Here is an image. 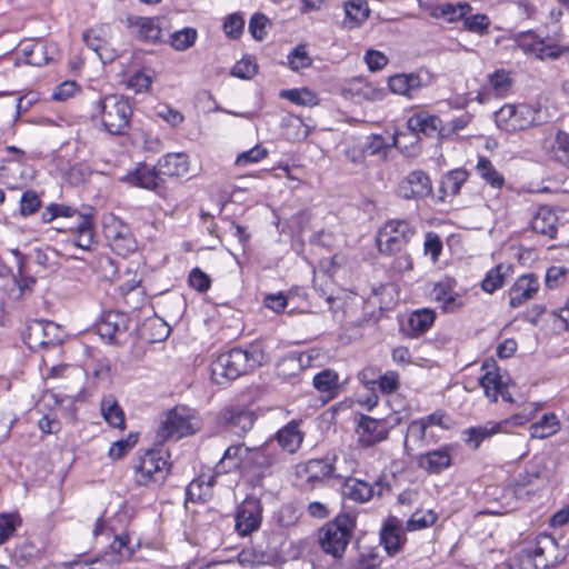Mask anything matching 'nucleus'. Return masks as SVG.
Returning <instances> with one entry per match:
<instances>
[{
  "label": "nucleus",
  "instance_id": "1",
  "mask_svg": "<svg viewBox=\"0 0 569 569\" xmlns=\"http://www.w3.org/2000/svg\"><path fill=\"white\" fill-rule=\"evenodd\" d=\"M268 361L260 343H252L248 349L233 348L219 355L211 363V378L216 383L237 379Z\"/></svg>",
  "mask_w": 569,
  "mask_h": 569
},
{
  "label": "nucleus",
  "instance_id": "2",
  "mask_svg": "<svg viewBox=\"0 0 569 569\" xmlns=\"http://www.w3.org/2000/svg\"><path fill=\"white\" fill-rule=\"evenodd\" d=\"M250 458V448L243 443L230 446L224 450L222 458L216 465L212 475H200L192 480L186 490V498H203L211 496L209 489L214 485H220V477L239 469H248Z\"/></svg>",
  "mask_w": 569,
  "mask_h": 569
},
{
  "label": "nucleus",
  "instance_id": "3",
  "mask_svg": "<svg viewBox=\"0 0 569 569\" xmlns=\"http://www.w3.org/2000/svg\"><path fill=\"white\" fill-rule=\"evenodd\" d=\"M356 528V515L341 512L333 520L327 522L319 531V546L321 550L339 559L346 552Z\"/></svg>",
  "mask_w": 569,
  "mask_h": 569
},
{
  "label": "nucleus",
  "instance_id": "4",
  "mask_svg": "<svg viewBox=\"0 0 569 569\" xmlns=\"http://www.w3.org/2000/svg\"><path fill=\"white\" fill-rule=\"evenodd\" d=\"M97 116L103 130L113 136L126 133L129 128L132 109L122 96L110 94L97 102Z\"/></svg>",
  "mask_w": 569,
  "mask_h": 569
},
{
  "label": "nucleus",
  "instance_id": "5",
  "mask_svg": "<svg viewBox=\"0 0 569 569\" xmlns=\"http://www.w3.org/2000/svg\"><path fill=\"white\" fill-rule=\"evenodd\" d=\"M520 559L532 563L535 569H549L566 558V551L559 548L557 540L548 535H538L532 543L521 550Z\"/></svg>",
  "mask_w": 569,
  "mask_h": 569
},
{
  "label": "nucleus",
  "instance_id": "6",
  "mask_svg": "<svg viewBox=\"0 0 569 569\" xmlns=\"http://www.w3.org/2000/svg\"><path fill=\"white\" fill-rule=\"evenodd\" d=\"M134 469V481L139 486L150 487L162 483L169 473L168 453L161 449L148 450L138 458Z\"/></svg>",
  "mask_w": 569,
  "mask_h": 569
},
{
  "label": "nucleus",
  "instance_id": "7",
  "mask_svg": "<svg viewBox=\"0 0 569 569\" xmlns=\"http://www.w3.org/2000/svg\"><path fill=\"white\" fill-rule=\"evenodd\" d=\"M415 234L416 228L409 221L389 220L378 231V250L381 254H396L408 246Z\"/></svg>",
  "mask_w": 569,
  "mask_h": 569
},
{
  "label": "nucleus",
  "instance_id": "8",
  "mask_svg": "<svg viewBox=\"0 0 569 569\" xmlns=\"http://www.w3.org/2000/svg\"><path fill=\"white\" fill-rule=\"evenodd\" d=\"M201 420L186 408H177L168 412L166 419L158 429V437L164 441L169 439H180L199 431Z\"/></svg>",
  "mask_w": 569,
  "mask_h": 569
},
{
  "label": "nucleus",
  "instance_id": "9",
  "mask_svg": "<svg viewBox=\"0 0 569 569\" xmlns=\"http://www.w3.org/2000/svg\"><path fill=\"white\" fill-rule=\"evenodd\" d=\"M127 522V515L122 511H118L112 520L107 521L103 516L98 518L93 529L94 537L100 535H114L110 548L123 559L131 558L134 552V549L130 546V536L126 532L116 533L119 529L124 527Z\"/></svg>",
  "mask_w": 569,
  "mask_h": 569
},
{
  "label": "nucleus",
  "instance_id": "10",
  "mask_svg": "<svg viewBox=\"0 0 569 569\" xmlns=\"http://www.w3.org/2000/svg\"><path fill=\"white\" fill-rule=\"evenodd\" d=\"M396 482L395 475L382 473L373 485L357 478H347L342 485L343 498H373L375 496L381 498L391 496L393 483Z\"/></svg>",
  "mask_w": 569,
  "mask_h": 569
},
{
  "label": "nucleus",
  "instance_id": "11",
  "mask_svg": "<svg viewBox=\"0 0 569 569\" xmlns=\"http://www.w3.org/2000/svg\"><path fill=\"white\" fill-rule=\"evenodd\" d=\"M112 29L110 24L101 23L89 28L82 34L87 47L97 53L102 63H110L117 57L111 46Z\"/></svg>",
  "mask_w": 569,
  "mask_h": 569
},
{
  "label": "nucleus",
  "instance_id": "12",
  "mask_svg": "<svg viewBox=\"0 0 569 569\" xmlns=\"http://www.w3.org/2000/svg\"><path fill=\"white\" fill-rule=\"evenodd\" d=\"M61 330L52 321L34 320L28 326L24 342L31 350L56 347L61 342Z\"/></svg>",
  "mask_w": 569,
  "mask_h": 569
},
{
  "label": "nucleus",
  "instance_id": "13",
  "mask_svg": "<svg viewBox=\"0 0 569 569\" xmlns=\"http://www.w3.org/2000/svg\"><path fill=\"white\" fill-rule=\"evenodd\" d=\"M432 82V76L427 70H417L409 73H397L389 78L390 90L408 99L415 98L418 92Z\"/></svg>",
  "mask_w": 569,
  "mask_h": 569
},
{
  "label": "nucleus",
  "instance_id": "14",
  "mask_svg": "<svg viewBox=\"0 0 569 569\" xmlns=\"http://www.w3.org/2000/svg\"><path fill=\"white\" fill-rule=\"evenodd\" d=\"M431 297L445 312H456L465 306V296L457 290V281L453 278L436 282Z\"/></svg>",
  "mask_w": 569,
  "mask_h": 569
},
{
  "label": "nucleus",
  "instance_id": "15",
  "mask_svg": "<svg viewBox=\"0 0 569 569\" xmlns=\"http://www.w3.org/2000/svg\"><path fill=\"white\" fill-rule=\"evenodd\" d=\"M405 532L406 527L398 517L389 516L383 520L380 529V543L388 556L393 557L402 550L407 541Z\"/></svg>",
  "mask_w": 569,
  "mask_h": 569
},
{
  "label": "nucleus",
  "instance_id": "16",
  "mask_svg": "<svg viewBox=\"0 0 569 569\" xmlns=\"http://www.w3.org/2000/svg\"><path fill=\"white\" fill-rule=\"evenodd\" d=\"M96 327L103 340L118 343L129 328V318L124 312L110 310L102 315Z\"/></svg>",
  "mask_w": 569,
  "mask_h": 569
},
{
  "label": "nucleus",
  "instance_id": "17",
  "mask_svg": "<svg viewBox=\"0 0 569 569\" xmlns=\"http://www.w3.org/2000/svg\"><path fill=\"white\" fill-rule=\"evenodd\" d=\"M431 193V179L422 170L409 172L398 186V194L406 200L423 199Z\"/></svg>",
  "mask_w": 569,
  "mask_h": 569
},
{
  "label": "nucleus",
  "instance_id": "18",
  "mask_svg": "<svg viewBox=\"0 0 569 569\" xmlns=\"http://www.w3.org/2000/svg\"><path fill=\"white\" fill-rule=\"evenodd\" d=\"M515 42L526 54L535 56L540 60L557 59L561 54L557 46L546 44L533 31H522L515 36Z\"/></svg>",
  "mask_w": 569,
  "mask_h": 569
},
{
  "label": "nucleus",
  "instance_id": "19",
  "mask_svg": "<svg viewBox=\"0 0 569 569\" xmlns=\"http://www.w3.org/2000/svg\"><path fill=\"white\" fill-rule=\"evenodd\" d=\"M254 421V413L242 407L224 408L219 413V422L239 437H242L251 430Z\"/></svg>",
  "mask_w": 569,
  "mask_h": 569
},
{
  "label": "nucleus",
  "instance_id": "20",
  "mask_svg": "<svg viewBox=\"0 0 569 569\" xmlns=\"http://www.w3.org/2000/svg\"><path fill=\"white\" fill-rule=\"evenodd\" d=\"M127 28L139 40L144 42H156L161 37L162 19L154 17L130 16L126 20Z\"/></svg>",
  "mask_w": 569,
  "mask_h": 569
},
{
  "label": "nucleus",
  "instance_id": "21",
  "mask_svg": "<svg viewBox=\"0 0 569 569\" xmlns=\"http://www.w3.org/2000/svg\"><path fill=\"white\" fill-rule=\"evenodd\" d=\"M442 121L439 117L426 112H417L407 121V131H402L413 139L411 143L419 141V133L432 137L441 131Z\"/></svg>",
  "mask_w": 569,
  "mask_h": 569
},
{
  "label": "nucleus",
  "instance_id": "22",
  "mask_svg": "<svg viewBox=\"0 0 569 569\" xmlns=\"http://www.w3.org/2000/svg\"><path fill=\"white\" fill-rule=\"evenodd\" d=\"M261 522L259 500H243L236 515V530L240 536L256 531Z\"/></svg>",
  "mask_w": 569,
  "mask_h": 569
},
{
  "label": "nucleus",
  "instance_id": "23",
  "mask_svg": "<svg viewBox=\"0 0 569 569\" xmlns=\"http://www.w3.org/2000/svg\"><path fill=\"white\" fill-rule=\"evenodd\" d=\"M407 137L402 131H396L393 134L385 137L382 134H370L363 144L365 150L370 156H376L385 160L391 148H407L402 138Z\"/></svg>",
  "mask_w": 569,
  "mask_h": 569
},
{
  "label": "nucleus",
  "instance_id": "24",
  "mask_svg": "<svg viewBox=\"0 0 569 569\" xmlns=\"http://www.w3.org/2000/svg\"><path fill=\"white\" fill-rule=\"evenodd\" d=\"M106 236L118 254L127 256L137 248V242L130 228L121 221H114L108 226L106 228Z\"/></svg>",
  "mask_w": 569,
  "mask_h": 569
},
{
  "label": "nucleus",
  "instance_id": "25",
  "mask_svg": "<svg viewBox=\"0 0 569 569\" xmlns=\"http://www.w3.org/2000/svg\"><path fill=\"white\" fill-rule=\"evenodd\" d=\"M358 441L363 447H371L388 437V429L382 420L361 416L357 426Z\"/></svg>",
  "mask_w": 569,
  "mask_h": 569
},
{
  "label": "nucleus",
  "instance_id": "26",
  "mask_svg": "<svg viewBox=\"0 0 569 569\" xmlns=\"http://www.w3.org/2000/svg\"><path fill=\"white\" fill-rule=\"evenodd\" d=\"M535 113L532 107L527 104H505L496 112V122L500 126L513 121L511 124L513 129H522L535 122Z\"/></svg>",
  "mask_w": 569,
  "mask_h": 569
},
{
  "label": "nucleus",
  "instance_id": "27",
  "mask_svg": "<svg viewBox=\"0 0 569 569\" xmlns=\"http://www.w3.org/2000/svg\"><path fill=\"white\" fill-rule=\"evenodd\" d=\"M343 461L347 465V470L353 471L358 463L355 459H348L347 453L342 452L341 456H336L333 463L325 461L322 459L309 460L306 465V471L309 475V479L321 480L331 476L335 470L339 468V465Z\"/></svg>",
  "mask_w": 569,
  "mask_h": 569
},
{
  "label": "nucleus",
  "instance_id": "28",
  "mask_svg": "<svg viewBox=\"0 0 569 569\" xmlns=\"http://www.w3.org/2000/svg\"><path fill=\"white\" fill-rule=\"evenodd\" d=\"M280 461V456L272 447L267 443L260 448H250V458L248 469L258 476H263L273 466Z\"/></svg>",
  "mask_w": 569,
  "mask_h": 569
},
{
  "label": "nucleus",
  "instance_id": "29",
  "mask_svg": "<svg viewBox=\"0 0 569 569\" xmlns=\"http://www.w3.org/2000/svg\"><path fill=\"white\" fill-rule=\"evenodd\" d=\"M121 180L133 187L148 190H157L163 181L159 169L143 163H140L133 171L126 174Z\"/></svg>",
  "mask_w": 569,
  "mask_h": 569
},
{
  "label": "nucleus",
  "instance_id": "30",
  "mask_svg": "<svg viewBox=\"0 0 569 569\" xmlns=\"http://www.w3.org/2000/svg\"><path fill=\"white\" fill-rule=\"evenodd\" d=\"M539 289L538 277L527 273L517 279L509 291L510 306L518 308L527 300L532 299Z\"/></svg>",
  "mask_w": 569,
  "mask_h": 569
},
{
  "label": "nucleus",
  "instance_id": "31",
  "mask_svg": "<svg viewBox=\"0 0 569 569\" xmlns=\"http://www.w3.org/2000/svg\"><path fill=\"white\" fill-rule=\"evenodd\" d=\"M482 370L486 372L479 378V383L483 389L485 396L492 402L499 398L500 389L507 383L500 375L495 361H485Z\"/></svg>",
  "mask_w": 569,
  "mask_h": 569
},
{
  "label": "nucleus",
  "instance_id": "32",
  "mask_svg": "<svg viewBox=\"0 0 569 569\" xmlns=\"http://www.w3.org/2000/svg\"><path fill=\"white\" fill-rule=\"evenodd\" d=\"M418 466L429 473H440L451 465V453L448 447H441L419 456Z\"/></svg>",
  "mask_w": 569,
  "mask_h": 569
},
{
  "label": "nucleus",
  "instance_id": "33",
  "mask_svg": "<svg viewBox=\"0 0 569 569\" xmlns=\"http://www.w3.org/2000/svg\"><path fill=\"white\" fill-rule=\"evenodd\" d=\"M558 217L549 207H541L531 220V228L536 233L555 239L557 234Z\"/></svg>",
  "mask_w": 569,
  "mask_h": 569
},
{
  "label": "nucleus",
  "instance_id": "34",
  "mask_svg": "<svg viewBox=\"0 0 569 569\" xmlns=\"http://www.w3.org/2000/svg\"><path fill=\"white\" fill-rule=\"evenodd\" d=\"M160 176L181 177L189 172V159L183 152L168 153L158 162Z\"/></svg>",
  "mask_w": 569,
  "mask_h": 569
},
{
  "label": "nucleus",
  "instance_id": "35",
  "mask_svg": "<svg viewBox=\"0 0 569 569\" xmlns=\"http://www.w3.org/2000/svg\"><path fill=\"white\" fill-rule=\"evenodd\" d=\"M500 432H506L501 423L489 421L483 426L471 427L462 431L463 441L472 449H478L481 442Z\"/></svg>",
  "mask_w": 569,
  "mask_h": 569
},
{
  "label": "nucleus",
  "instance_id": "36",
  "mask_svg": "<svg viewBox=\"0 0 569 569\" xmlns=\"http://www.w3.org/2000/svg\"><path fill=\"white\" fill-rule=\"evenodd\" d=\"M277 442L288 453H295L300 448L303 435L296 422H289L277 432Z\"/></svg>",
  "mask_w": 569,
  "mask_h": 569
},
{
  "label": "nucleus",
  "instance_id": "37",
  "mask_svg": "<svg viewBox=\"0 0 569 569\" xmlns=\"http://www.w3.org/2000/svg\"><path fill=\"white\" fill-rule=\"evenodd\" d=\"M436 313L427 308L413 311L408 319L410 337H418L425 333L433 325Z\"/></svg>",
  "mask_w": 569,
  "mask_h": 569
},
{
  "label": "nucleus",
  "instance_id": "38",
  "mask_svg": "<svg viewBox=\"0 0 569 569\" xmlns=\"http://www.w3.org/2000/svg\"><path fill=\"white\" fill-rule=\"evenodd\" d=\"M101 415L109 426L119 429L124 428V412L113 396L102 398Z\"/></svg>",
  "mask_w": 569,
  "mask_h": 569
},
{
  "label": "nucleus",
  "instance_id": "39",
  "mask_svg": "<svg viewBox=\"0 0 569 569\" xmlns=\"http://www.w3.org/2000/svg\"><path fill=\"white\" fill-rule=\"evenodd\" d=\"M345 23L352 29L360 26L369 17L370 9L366 0H350L345 4Z\"/></svg>",
  "mask_w": 569,
  "mask_h": 569
},
{
  "label": "nucleus",
  "instance_id": "40",
  "mask_svg": "<svg viewBox=\"0 0 569 569\" xmlns=\"http://www.w3.org/2000/svg\"><path fill=\"white\" fill-rule=\"evenodd\" d=\"M313 386L319 392L326 393L328 399H332L339 390V376L331 369H325L313 377Z\"/></svg>",
  "mask_w": 569,
  "mask_h": 569
},
{
  "label": "nucleus",
  "instance_id": "41",
  "mask_svg": "<svg viewBox=\"0 0 569 569\" xmlns=\"http://www.w3.org/2000/svg\"><path fill=\"white\" fill-rule=\"evenodd\" d=\"M559 420L555 413H545L542 418L530 426L532 438L545 439L559 430Z\"/></svg>",
  "mask_w": 569,
  "mask_h": 569
},
{
  "label": "nucleus",
  "instance_id": "42",
  "mask_svg": "<svg viewBox=\"0 0 569 569\" xmlns=\"http://www.w3.org/2000/svg\"><path fill=\"white\" fill-rule=\"evenodd\" d=\"M427 427L423 421L413 420L409 423L405 439V450L409 453L415 448H420L427 437Z\"/></svg>",
  "mask_w": 569,
  "mask_h": 569
},
{
  "label": "nucleus",
  "instance_id": "43",
  "mask_svg": "<svg viewBox=\"0 0 569 569\" xmlns=\"http://www.w3.org/2000/svg\"><path fill=\"white\" fill-rule=\"evenodd\" d=\"M476 170L478 174L485 179L491 187L501 188L505 183V178L497 171L492 162L486 157H479Z\"/></svg>",
  "mask_w": 569,
  "mask_h": 569
},
{
  "label": "nucleus",
  "instance_id": "44",
  "mask_svg": "<svg viewBox=\"0 0 569 569\" xmlns=\"http://www.w3.org/2000/svg\"><path fill=\"white\" fill-rule=\"evenodd\" d=\"M510 271V266H505L502 263L496 266L491 270H489L482 280L481 288L483 291L488 293L495 292L497 289L501 288L505 283V278L507 273Z\"/></svg>",
  "mask_w": 569,
  "mask_h": 569
},
{
  "label": "nucleus",
  "instance_id": "45",
  "mask_svg": "<svg viewBox=\"0 0 569 569\" xmlns=\"http://www.w3.org/2000/svg\"><path fill=\"white\" fill-rule=\"evenodd\" d=\"M438 519L437 513L431 510H416L406 522V531H417L431 527Z\"/></svg>",
  "mask_w": 569,
  "mask_h": 569
},
{
  "label": "nucleus",
  "instance_id": "46",
  "mask_svg": "<svg viewBox=\"0 0 569 569\" xmlns=\"http://www.w3.org/2000/svg\"><path fill=\"white\" fill-rule=\"evenodd\" d=\"M21 525L22 519L17 511L0 513V545L11 538Z\"/></svg>",
  "mask_w": 569,
  "mask_h": 569
},
{
  "label": "nucleus",
  "instance_id": "47",
  "mask_svg": "<svg viewBox=\"0 0 569 569\" xmlns=\"http://www.w3.org/2000/svg\"><path fill=\"white\" fill-rule=\"evenodd\" d=\"M280 97L298 106L312 107L318 104L316 93L308 88L283 90L280 92Z\"/></svg>",
  "mask_w": 569,
  "mask_h": 569
},
{
  "label": "nucleus",
  "instance_id": "48",
  "mask_svg": "<svg viewBox=\"0 0 569 569\" xmlns=\"http://www.w3.org/2000/svg\"><path fill=\"white\" fill-rule=\"evenodd\" d=\"M57 53V46L54 43H47L41 41L37 43L34 53L30 57L28 64L34 67H42L49 61L54 59Z\"/></svg>",
  "mask_w": 569,
  "mask_h": 569
},
{
  "label": "nucleus",
  "instance_id": "49",
  "mask_svg": "<svg viewBox=\"0 0 569 569\" xmlns=\"http://www.w3.org/2000/svg\"><path fill=\"white\" fill-rule=\"evenodd\" d=\"M467 179L468 172L466 170H452L443 178L442 189L445 192L451 196H457L460 192L461 187L467 181Z\"/></svg>",
  "mask_w": 569,
  "mask_h": 569
},
{
  "label": "nucleus",
  "instance_id": "50",
  "mask_svg": "<svg viewBox=\"0 0 569 569\" xmlns=\"http://www.w3.org/2000/svg\"><path fill=\"white\" fill-rule=\"evenodd\" d=\"M197 39V30L193 28H184L176 31L170 36V44L178 51H184L193 43Z\"/></svg>",
  "mask_w": 569,
  "mask_h": 569
},
{
  "label": "nucleus",
  "instance_id": "51",
  "mask_svg": "<svg viewBox=\"0 0 569 569\" xmlns=\"http://www.w3.org/2000/svg\"><path fill=\"white\" fill-rule=\"evenodd\" d=\"M440 17L447 18L448 21H455L465 18L470 11L471 7L467 2L445 3L438 7Z\"/></svg>",
  "mask_w": 569,
  "mask_h": 569
},
{
  "label": "nucleus",
  "instance_id": "52",
  "mask_svg": "<svg viewBox=\"0 0 569 569\" xmlns=\"http://www.w3.org/2000/svg\"><path fill=\"white\" fill-rule=\"evenodd\" d=\"M93 242V230L91 222L82 218L81 222L78 224V232L73 240L76 247L81 248L83 250H90L91 244Z\"/></svg>",
  "mask_w": 569,
  "mask_h": 569
},
{
  "label": "nucleus",
  "instance_id": "53",
  "mask_svg": "<svg viewBox=\"0 0 569 569\" xmlns=\"http://www.w3.org/2000/svg\"><path fill=\"white\" fill-rule=\"evenodd\" d=\"M77 213V209L63 203H50L42 212L41 219L44 223L53 221L58 217L70 218Z\"/></svg>",
  "mask_w": 569,
  "mask_h": 569
},
{
  "label": "nucleus",
  "instance_id": "54",
  "mask_svg": "<svg viewBox=\"0 0 569 569\" xmlns=\"http://www.w3.org/2000/svg\"><path fill=\"white\" fill-rule=\"evenodd\" d=\"M41 199L33 190H26L20 198V214L29 217L41 208Z\"/></svg>",
  "mask_w": 569,
  "mask_h": 569
},
{
  "label": "nucleus",
  "instance_id": "55",
  "mask_svg": "<svg viewBox=\"0 0 569 569\" xmlns=\"http://www.w3.org/2000/svg\"><path fill=\"white\" fill-rule=\"evenodd\" d=\"M138 441V435L130 432L126 439L113 442L109 449V457L113 460L122 458Z\"/></svg>",
  "mask_w": 569,
  "mask_h": 569
},
{
  "label": "nucleus",
  "instance_id": "56",
  "mask_svg": "<svg viewBox=\"0 0 569 569\" xmlns=\"http://www.w3.org/2000/svg\"><path fill=\"white\" fill-rule=\"evenodd\" d=\"M489 82L499 96L506 94L512 86L510 73L505 70H497L491 73L489 76Z\"/></svg>",
  "mask_w": 569,
  "mask_h": 569
},
{
  "label": "nucleus",
  "instance_id": "57",
  "mask_svg": "<svg viewBox=\"0 0 569 569\" xmlns=\"http://www.w3.org/2000/svg\"><path fill=\"white\" fill-rule=\"evenodd\" d=\"M463 19V27L466 30L479 34H483L487 32L490 20L486 14L477 13L472 16H465Z\"/></svg>",
  "mask_w": 569,
  "mask_h": 569
},
{
  "label": "nucleus",
  "instance_id": "58",
  "mask_svg": "<svg viewBox=\"0 0 569 569\" xmlns=\"http://www.w3.org/2000/svg\"><path fill=\"white\" fill-rule=\"evenodd\" d=\"M288 61L290 68L295 71L308 68L312 62L311 58L307 53L305 46L301 44L292 50V52L288 56Z\"/></svg>",
  "mask_w": 569,
  "mask_h": 569
},
{
  "label": "nucleus",
  "instance_id": "59",
  "mask_svg": "<svg viewBox=\"0 0 569 569\" xmlns=\"http://www.w3.org/2000/svg\"><path fill=\"white\" fill-rule=\"evenodd\" d=\"M267 156L268 151L266 148H262L261 146H254L250 150H247L237 157L236 166L246 167L249 163H257L264 159Z\"/></svg>",
  "mask_w": 569,
  "mask_h": 569
},
{
  "label": "nucleus",
  "instance_id": "60",
  "mask_svg": "<svg viewBox=\"0 0 569 569\" xmlns=\"http://www.w3.org/2000/svg\"><path fill=\"white\" fill-rule=\"evenodd\" d=\"M188 282L194 290L207 292L211 286V278L200 268H193L189 273Z\"/></svg>",
  "mask_w": 569,
  "mask_h": 569
},
{
  "label": "nucleus",
  "instance_id": "61",
  "mask_svg": "<svg viewBox=\"0 0 569 569\" xmlns=\"http://www.w3.org/2000/svg\"><path fill=\"white\" fill-rule=\"evenodd\" d=\"M268 18L262 13H254L249 21V32L256 40H263L267 36Z\"/></svg>",
  "mask_w": 569,
  "mask_h": 569
},
{
  "label": "nucleus",
  "instance_id": "62",
  "mask_svg": "<svg viewBox=\"0 0 569 569\" xmlns=\"http://www.w3.org/2000/svg\"><path fill=\"white\" fill-rule=\"evenodd\" d=\"M266 555L253 548H247L239 552L238 561L243 567H257L263 565Z\"/></svg>",
  "mask_w": 569,
  "mask_h": 569
},
{
  "label": "nucleus",
  "instance_id": "63",
  "mask_svg": "<svg viewBox=\"0 0 569 569\" xmlns=\"http://www.w3.org/2000/svg\"><path fill=\"white\" fill-rule=\"evenodd\" d=\"M423 250L426 254L431 257L433 262L438 260L442 251V241L436 232H427L423 242Z\"/></svg>",
  "mask_w": 569,
  "mask_h": 569
},
{
  "label": "nucleus",
  "instance_id": "64",
  "mask_svg": "<svg viewBox=\"0 0 569 569\" xmlns=\"http://www.w3.org/2000/svg\"><path fill=\"white\" fill-rule=\"evenodd\" d=\"M244 28V20L240 14L233 13L226 18L223 22L224 33L233 39L240 37Z\"/></svg>",
  "mask_w": 569,
  "mask_h": 569
}]
</instances>
